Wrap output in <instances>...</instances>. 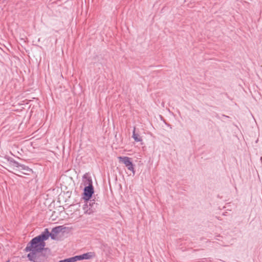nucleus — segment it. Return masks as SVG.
<instances>
[{"instance_id":"1","label":"nucleus","mask_w":262,"mask_h":262,"mask_svg":"<svg viewBox=\"0 0 262 262\" xmlns=\"http://www.w3.org/2000/svg\"><path fill=\"white\" fill-rule=\"evenodd\" d=\"M66 227L63 226H58L53 228L51 233H50L48 229L46 228L39 235L33 238L30 242L28 243L25 249L27 252H30L27 255V257L30 261L33 262L38 261V254L41 252L45 248V241L47 240L49 237L52 239H55L56 235L62 231H64Z\"/></svg>"},{"instance_id":"2","label":"nucleus","mask_w":262,"mask_h":262,"mask_svg":"<svg viewBox=\"0 0 262 262\" xmlns=\"http://www.w3.org/2000/svg\"><path fill=\"white\" fill-rule=\"evenodd\" d=\"M98 206V204L95 202L94 200H91L90 199L88 202H85L82 209L85 214H90L96 211Z\"/></svg>"},{"instance_id":"3","label":"nucleus","mask_w":262,"mask_h":262,"mask_svg":"<svg viewBox=\"0 0 262 262\" xmlns=\"http://www.w3.org/2000/svg\"><path fill=\"white\" fill-rule=\"evenodd\" d=\"M94 193V187L91 186H86L84 187L83 193V199L85 202H88L92 197Z\"/></svg>"},{"instance_id":"6","label":"nucleus","mask_w":262,"mask_h":262,"mask_svg":"<svg viewBox=\"0 0 262 262\" xmlns=\"http://www.w3.org/2000/svg\"><path fill=\"white\" fill-rule=\"evenodd\" d=\"M78 256L79 260L83 259H89L93 257L94 253L92 252H88Z\"/></svg>"},{"instance_id":"7","label":"nucleus","mask_w":262,"mask_h":262,"mask_svg":"<svg viewBox=\"0 0 262 262\" xmlns=\"http://www.w3.org/2000/svg\"><path fill=\"white\" fill-rule=\"evenodd\" d=\"M83 184L85 186H93V182L91 177H87L85 174L83 176Z\"/></svg>"},{"instance_id":"12","label":"nucleus","mask_w":262,"mask_h":262,"mask_svg":"<svg viewBox=\"0 0 262 262\" xmlns=\"http://www.w3.org/2000/svg\"><path fill=\"white\" fill-rule=\"evenodd\" d=\"M59 262H71V261L70 260V258H68L64 259L63 260H61Z\"/></svg>"},{"instance_id":"13","label":"nucleus","mask_w":262,"mask_h":262,"mask_svg":"<svg viewBox=\"0 0 262 262\" xmlns=\"http://www.w3.org/2000/svg\"><path fill=\"white\" fill-rule=\"evenodd\" d=\"M6 262H10V260H7Z\"/></svg>"},{"instance_id":"10","label":"nucleus","mask_w":262,"mask_h":262,"mask_svg":"<svg viewBox=\"0 0 262 262\" xmlns=\"http://www.w3.org/2000/svg\"><path fill=\"white\" fill-rule=\"evenodd\" d=\"M70 258L71 262H75L77 260H79L78 255L70 257Z\"/></svg>"},{"instance_id":"5","label":"nucleus","mask_w":262,"mask_h":262,"mask_svg":"<svg viewBox=\"0 0 262 262\" xmlns=\"http://www.w3.org/2000/svg\"><path fill=\"white\" fill-rule=\"evenodd\" d=\"M15 167L19 168V171L24 174H28V172H32V169L30 168L28 166L20 164L18 162V165H16Z\"/></svg>"},{"instance_id":"8","label":"nucleus","mask_w":262,"mask_h":262,"mask_svg":"<svg viewBox=\"0 0 262 262\" xmlns=\"http://www.w3.org/2000/svg\"><path fill=\"white\" fill-rule=\"evenodd\" d=\"M135 131H136V127H134L132 137L133 138V139H134V140L136 142H138L142 141V139L141 137H140V136L138 134L136 133Z\"/></svg>"},{"instance_id":"9","label":"nucleus","mask_w":262,"mask_h":262,"mask_svg":"<svg viewBox=\"0 0 262 262\" xmlns=\"http://www.w3.org/2000/svg\"><path fill=\"white\" fill-rule=\"evenodd\" d=\"M5 158L13 166L15 167L16 165H18V162H17L16 161H15L14 159H13L12 158H11L10 157L6 156Z\"/></svg>"},{"instance_id":"11","label":"nucleus","mask_w":262,"mask_h":262,"mask_svg":"<svg viewBox=\"0 0 262 262\" xmlns=\"http://www.w3.org/2000/svg\"><path fill=\"white\" fill-rule=\"evenodd\" d=\"M216 117L218 119H222L223 118H229L228 116L225 115H222L221 117H220L219 115H216Z\"/></svg>"},{"instance_id":"4","label":"nucleus","mask_w":262,"mask_h":262,"mask_svg":"<svg viewBox=\"0 0 262 262\" xmlns=\"http://www.w3.org/2000/svg\"><path fill=\"white\" fill-rule=\"evenodd\" d=\"M120 162L123 163L127 169L135 173L134 165L130 160V158L128 157H119Z\"/></svg>"}]
</instances>
